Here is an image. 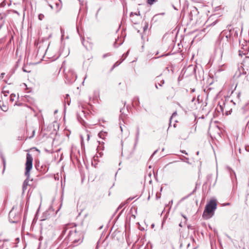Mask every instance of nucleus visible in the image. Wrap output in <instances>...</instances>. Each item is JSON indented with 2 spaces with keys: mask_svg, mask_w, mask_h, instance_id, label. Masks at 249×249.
I'll return each instance as SVG.
<instances>
[{
  "mask_svg": "<svg viewBox=\"0 0 249 249\" xmlns=\"http://www.w3.org/2000/svg\"><path fill=\"white\" fill-rule=\"evenodd\" d=\"M84 238L83 232L80 231H70L65 240L71 242V245L76 246L83 242Z\"/></svg>",
  "mask_w": 249,
  "mask_h": 249,
  "instance_id": "1",
  "label": "nucleus"
},
{
  "mask_svg": "<svg viewBox=\"0 0 249 249\" xmlns=\"http://www.w3.org/2000/svg\"><path fill=\"white\" fill-rule=\"evenodd\" d=\"M33 157L30 153L26 154V161L25 163V175L27 177L26 179L24 180L23 186L22 190L24 192L27 189V186L28 185L29 178L30 177V172L33 167Z\"/></svg>",
  "mask_w": 249,
  "mask_h": 249,
  "instance_id": "2",
  "label": "nucleus"
},
{
  "mask_svg": "<svg viewBox=\"0 0 249 249\" xmlns=\"http://www.w3.org/2000/svg\"><path fill=\"white\" fill-rule=\"evenodd\" d=\"M216 208V203L215 200H211L208 204L206 205L204 210L203 216L208 219L210 218L213 213V211Z\"/></svg>",
  "mask_w": 249,
  "mask_h": 249,
  "instance_id": "3",
  "label": "nucleus"
},
{
  "mask_svg": "<svg viewBox=\"0 0 249 249\" xmlns=\"http://www.w3.org/2000/svg\"><path fill=\"white\" fill-rule=\"evenodd\" d=\"M9 221L12 223H17L20 219V215L19 213L15 211L14 208L9 213Z\"/></svg>",
  "mask_w": 249,
  "mask_h": 249,
  "instance_id": "4",
  "label": "nucleus"
},
{
  "mask_svg": "<svg viewBox=\"0 0 249 249\" xmlns=\"http://www.w3.org/2000/svg\"><path fill=\"white\" fill-rule=\"evenodd\" d=\"M66 78L69 83H72L76 80L77 75L73 71L71 70L66 74Z\"/></svg>",
  "mask_w": 249,
  "mask_h": 249,
  "instance_id": "5",
  "label": "nucleus"
},
{
  "mask_svg": "<svg viewBox=\"0 0 249 249\" xmlns=\"http://www.w3.org/2000/svg\"><path fill=\"white\" fill-rule=\"evenodd\" d=\"M69 226H70V224H66V225H64L63 226L62 231L59 237L60 238V239H62L64 235L65 234L69 228Z\"/></svg>",
  "mask_w": 249,
  "mask_h": 249,
  "instance_id": "6",
  "label": "nucleus"
},
{
  "mask_svg": "<svg viewBox=\"0 0 249 249\" xmlns=\"http://www.w3.org/2000/svg\"><path fill=\"white\" fill-rule=\"evenodd\" d=\"M136 138H135V145L137 144L139 141V136H140V130L139 126H138L136 128Z\"/></svg>",
  "mask_w": 249,
  "mask_h": 249,
  "instance_id": "7",
  "label": "nucleus"
},
{
  "mask_svg": "<svg viewBox=\"0 0 249 249\" xmlns=\"http://www.w3.org/2000/svg\"><path fill=\"white\" fill-rule=\"evenodd\" d=\"M59 0L58 2H55L57 12H58L61 9V7H62V4H61V0Z\"/></svg>",
  "mask_w": 249,
  "mask_h": 249,
  "instance_id": "8",
  "label": "nucleus"
},
{
  "mask_svg": "<svg viewBox=\"0 0 249 249\" xmlns=\"http://www.w3.org/2000/svg\"><path fill=\"white\" fill-rule=\"evenodd\" d=\"M182 216L184 217V218L185 219V221L184 222H181L179 224V226L181 227V228H183V227H186V221H187V217L185 215H183V214L182 215Z\"/></svg>",
  "mask_w": 249,
  "mask_h": 249,
  "instance_id": "9",
  "label": "nucleus"
},
{
  "mask_svg": "<svg viewBox=\"0 0 249 249\" xmlns=\"http://www.w3.org/2000/svg\"><path fill=\"white\" fill-rule=\"evenodd\" d=\"M186 71V70L185 69V68H184L182 70L181 73L178 78V81H181L183 78V76H184V74L185 73Z\"/></svg>",
  "mask_w": 249,
  "mask_h": 249,
  "instance_id": "10",
  "label": "nucleus"
},
{
  "mask_svg": "<svg viewBox=\"0 0 249 249\" xmlns=\"http://www.w3.org/2000/svg\"><path fill=\"white\" fill-rule=\"evenodd\" d=\"M133 103L136 106H139L140 105L139 98L138 96L134 97L133 99Z\"/></svg>",
  "mask_w": 249,
  "mask_h": 249,
  "instance_id": "11",
  "label": "nucleus"
},
{
  "mask_svg": "<svg viewBox=\"0 0 249 249\" xmlns=\"http://www.w3.org/2000/svg\"><path fill=\"white\" fill-rule=\"evenodd\" d=\"M48 213H49L48 211H46L43 213V214L42 216V217H43L42 220H45L48 218L49 215V214H48Z\"/></svg>",
  "mask_w": 249,
  "mask_h": 249,
  "instance_id": "12",
  "label": "nucleus"
},
{
  "mask_svg": "<svg viewBox=\"0 0 249 249\" xmlns=\"http://www.w3.org/2000/svg\"><path fill=\"white\" fill-rule=\"evenodd\" d=\"M157 0H147V3L150 5H153Z\"/></svg>",
  "mask_w": 249,
  "mask_h": 249,
  "instance_id": "13",
  "label": "nucleus"
},
{
  "mask_svg": "<svg viewBox=\"0 0 249 249\" xmlns=\"http://www.w3.org/2000/svg\"><path fill=\"white\" fill-rule=\"evenodd\" d=\"M16 95L14 94H11L10 97V100L11 102H13L15 100Z\"/></svg>",
  "mask_w": 249,
  "mask_h": 249,
  "instance_id": "14",
  "label": "nucleus"
},
{
  "mask_svg": "<svg viewBox=\"0 0 249 249\" xmlns=\"http://www.w3.org/2000/svg\"><path fill=\"white\" fill-rule=\"evenodd\" d=\"M124 59H122L120 61H117L113 65V68L118 66L123 61Z\"/></svg>",
  "mask_w": 249,
  "mask_h": 249,
  "instance_id": "15",
  "label": "nucleus"
},
{
  "mask_svg": "<svg viewBox=\"0 0 249 249\" xmlns=\"http://www.w3.org/2000/svg\"><path fill=\"white\" fill-rule=\"evenodd\" d=\"M44 16L42 14H40L38 15V19L40 20H42L43 18H44Z\"/></svg>",
  "mask_w": 249,
  "mask_h": 249,
  "instance_id": "16",
  "label": "nucleus"
},
{
  "mask_svg": "<svg viewBox=\"0 0 249 249\" xmlns=\"http://www.w3.org/2000/svg\"><path fill=\"white\" fill-rule=\"evenodd\" d=\"M105 134H107V133L104 132H100L99 134H98V136L100 137V138H102V136H104Z\"/></svg>",
  "mask_w": 249,
  "mask_h": 249,
  "instance_id": "17",
  "label": "nucleus"
},
{
  "mask_svg": "<svg viewBox=\"0 0 249 249\" xmlns=\"http://www.w3.org/2000/svg\"><path fill=\"white\" fill-rule=\"evenodd\" d=\"M128 53H129V51H128L125 53L123 55V57H124V58L123 59H125V58L127 57V56L128 55Z\"/></svg>",
  "mask_w": 249,
  "mask_h": 249,
  "instance_id": "18",
  "label": "nucleus"
},
{
  "mask_svg": "<svg viewBox=\"0 0 249 249\" xmlns=\"http://www.w3.org/2000/svg\"><path fill=\"white\" fill-rule=\"evenodd\" d=\"M2 162L3 164V170H4L5 167V164H6V161L4 158H2Z\"/></svg>",
  "mask_w": 249,
  "mask_h": 249,
  "instance_id": "19",
  "label": "nucleus"
},
{
  "mask_svg": "<svg viewBox=\"0 0 249 249\" xmlns=\"http://www.w3.org/2000/svg\"><path fill=\"white\" fill-rule=\"evenodd\" d=\"M180 160H181L182 161H184V162H186V160H187V158H186V157H184V156H182L181 157H180Z\"/></svg>",
  "mask_w": 249,
  "mask_h": 249,
  "instance_id": "20",
  "label": "nucleus"
},
{
  "mask_svg": "<svg viewBox=\"0 0 249 249\" xmlns=\"http://www.w3.org/2000/svg\"><path fill=\"white\" fill-rule=\"evenodd\" d=\"M177 112H174L173 114H172V115L171 116V117H170V121L171 120V119H172V118L173 117H174L176 115H177Z\"/></svg>",
  "mask_w": 249,
  "mask_h": 249,
  "instance_id": "21",
  "label": "nucleus"
},
{
  "mask_svg": "<svg viewBox=\"0 0 249 249\" xmlns=\"http://www.w3.org/2000/svg\"><path fill=\"white\" fill-rule=\"evenodd\" d=\"M125 204L124 203H121L120 206L118 207V209H121L123 207H124V206Z\"/></svg>",
  "mask_w": 249,
  "mask_h": 249,
  "instance_id": "22",
  "label": "nucleus"
},
{
  "mask_svg": "<svg viewBox=\"0 0 249 249\" xmlns=\"http://www.w3.org/2000/svg\"><path fill=\"white\" fill-rule=\"evenodd\" d=\"M22 70H23V71L24 72H30V71H27V70H26V69H25V67H23L22 68Z\"/></svg>",
  "mask_w": 249,
  "mask_h": 249,
  "instance_id": "23",
  "label": "nucleus"
},
{
  "mask_svg": "<svg viewBox=\"0 0 249 249\" xmlns=\"http://www.w3.org/2000/svg\"><path fill=\"white\" fill-rule=\"evenodd\" d=\"M80 137H81V145L82 146H83V141H84V139H83V137H82V136H80Z\"/></svg>",
  "mask_w": 249,
  "mask_h": 249,
  "instance_id": "24",
  "label": "nucleus"
},
{
  "mask_svg": "<svg viewBox=\"0 0 249 249\" xmlns=\"http://www.w3.org/2000/svg\"><path fill=\"white\" fill-rule=\"evenodd\" d=\"M164 83V80H162L160 83H159V85L160 86H162V85Z\"/></svg>",
  "mask_w": 249,
  "mask_h": 249,
  "instance_id": "25",
  "label": "nucleus"
},
{
  "mask_svg": "<svg viewBox=\"0 0 249 249\" xmlns=\"http://www.w3.org/2000/svg\"><path fill=\"white\" fill-rule=\"evenodd\" d=\"M100 10H101V8H99L96 13L95 17H96V18H97L98 13Z\"/></svg>",
  "mask_w": 249,
  "mask_h": 249,
  "instance_id": "26",
  "label": "nucleus"
},
{
  "mask_svg": "<svg viewBox=\"0 0 249 249\" xmlns=\"http://www.w3.org/2000/svg\"><path fill=\"white\" fill-rule=\"evenodd\" d=\"M147 28H148V24H146V25H145L144 26V27H143V30H144V31H145L146 30H147Z\"/></svg>",
  "mask_w": 249,
  "mask_h": 249,
  "instance_id": "27",
  "label": "nucleus"
},
{
  "mask_svg": "<svg viewBox=\"0 0 249 249\" xmlns=\"http://www.w3.org/2000/svg\"><path fill=\"white\" fill-rule=\"evenodd\" d=\"M109 55H110L109 53H106V54H104L103 58H105L106 57H107V56H109Z\"/></svg>",
  "mask_w": 249,
  "mask_h": 249,
  "instance_id": "28",
  "label": "nucleus"
},
{
  "mask_svg": "<svg viewBox=\"0 0 249 249\" xmlns=\"http://www.w3.org/2000/svg\"><path fill=\"white\" fill-rule=\"evenodd\" d=\"M179 231H180V236H182V237H183V238H184V235H183V233H182V231L180 230H179Z\"/></svg>",
  "mask_w": 249,
  "mask_h": 249,
  "instance_id": "29",
  "label": "nucleus"
},
{
  "mask_svg": "<svg viewBox=\"0 0 249 249\" xmlns=\"http://www.w3.org/2000/svg\"><path fill=\"white\" fill-rule=\"evenodd\" d=\"M87 136H88V137H87V140H88V141H89V134H87Z\"/></svg>",
  "mask_w": 249,
  "mask_h": 249,
  "instance_id": "30",
  "label": "nucleus"
},
{
  "mask_svg": "<svg viewBox=\"0 0 249 249\" xmlns=\"http://www.w3.org/2000/svg\"><path fill=\"white\" fill-rule=\"evenodd\" d=\"M49 5L52 9H53V6L51 4H49Z\"/></svg>",
  "mask_w": 249,
  "mask_h": 249,
  "instance_id": "31",
  "label": "nucleus"
},
{
  "mask_svg": "<svg viewBox=\"0 0 249 249\" xmlns=\"http://www.w3.org/2000/svg\"><path fill=\"white\" fill-rule=\"evenodd\" d=\"M34 134H35V130H34V131H33V135H32V136L30 137V138H32V137H33L34 136Z\"/></svg>",
  "mask_w": 249,
  "mask_h": 249,
  "instance_id": "32",
  "label": "nucleus"
},
{
  "mask_svg": "<svg viewBox=\"0 0 249 249\" xmlns=\"http://www.w3.org/2000/svg\"><path fill=\"white\" fill-rule=\"evenodd\" d=\"M195 91V89H191V91L194 92V91Z\"/></svg>",
  "mask_w": 249,
  "mask_h": 249,
  "instance_id": "33",
  "label": "nucleus"
},
{
  "mask_svg": "<svg viewBox=\"0 0 249 249\" xmlns=\"http://www.w3.org/2000/svg\"><path fill=\"white\" fill-rule=\"evenodd\" d=\"M158 151V150H156L154 153L153 154V155H152V156H153L155 154H156L157 153V152Z\"/></svg>",
  "mask_w": 249,
  "mask_h": 249,
  "instance_id": "34",
  "label": "nucleus"
},
{
  "mask_svg": "<svg viewBox=\"0 0 249 249\" xmlns=\"http://www.w3.org/2000/svg\"><path fill=\"white\" fill-rule=\"evenodd\" d=\"M185 198V197L182 198L180 200V202H181L182 201H183Z\"/></svg>",
  "mask_w": 249,
  "mask_h": 249,
  "instance_id": "35",
  "label": "nucleus"
},
{
  "mask_svg": "<svg viewBox=\"0 0 249 249\" xmlns=\"http://www.w3.org/2000/svg\"><path fill=\"white\" fill-rule=\"evenodd\" d=\"M155 87L156 89H158V87L156 84H155Z\"/></svg>",
  "mask_w": 249,
  "mask_h": 249,
  "instance_id": "36",
  "label": "nucleus"
},
{
  "mask_svg": "<svg viewBox=\"0 0 249 249\" xmlns=\"http://www.w3.org/2000/svg\"><path fill=\"white\" fill-rule=\"evenodd\" d=\"M57 111H57V110H55L54 111V114H56V113L57 112Z\"/></svg>",
  "mask_w": 249,
  "mask_h": 249,
  "instance_id": "37",
  "label": "nucleus"
},
{
  "mask_svg": "<svg viewBox=\"0 0 249 249\" xmlns=\"http://www.w3.org/2000/svg\"><path fill=\"white\" fill-rule=\"evenodd\" d=\"M120 128H121V131H123V128H122V127L121 126H120Z\"/></svg>",
  "mask_w": 249,
  "mask_h": 249,
  "instance_id": "38",
  "label": "nucleus"
},
{
  "mask_svg": "<svg viewBox=\"0 0 249 249\" xmlns=\"http://www.w3.org/2000/svg\"><path fill=\"white\" fill-rule=\"evenodd\" d=\"M182 153H185V154H187V153L185 152V151H182Z\"/></svg>",
  "mask_w": 249,
  "mask_h": 249,
  "instance_id": "39",
  "label": "nucleus"
},
{
  "mask_svg": "<svg viewBox=\"0 0 249 249\" xmlns=\"http://www.w3.org/2000/svg\"><path fill=\"white\" fill-rule=\"evenodd\" d=\"M4 73H2L1 74V76H3V75H4Z\"/></svg>",
  "mask_w": 249,
  "mask_h": 249,
  "instance_id": "40",
  "label": "nucleus"
},
{
  "mask_svg": "<svg viewBox=\"0 0 249 249\" xmlns=\"http://www.w3.org/2000/svg\"><path fill=\"white\" fill-rule=\"evenodd\" d=\"M8 240H4V242H6V241H8Z\"/></svg>",
  "mask_w": 249,
  "mask_h": 249,
  "instance_id": "41",
  "label": "nucleus"
},
{
  "mask_svg": "<svg viewBox=\"0 0 249 249\" xmlns=\"http://www.w3.org/2000/svg\"><path fill=\"white\" fill-rule=\"evenodd\" d=\"M68 96H69V94H67V95H66V97H68Z\"/></svg>",
  "mask_w": 249,
  "mask_h": 249,
  "instance_id": "42",
  "label": "nucleus"
},
{
  "mask_svg": "<svg viewBox=\"0 0 249 249\" xmlns=\"http://www.w3.org/2000/svg\"><path fill=\"white\" fill-rule=\"evenodd\" d=\"M174 126L175 127H176V124H174Z\"/></svg>",
  "mask_w": 249,
  "mask_h": 249,
  "instance_id": "43",
  "label": "nucleus"
},
{
  "mask_svg": "<svg viewBox=\"0 0 249 249\" xmlns=\"http://www.w3.org/2000/svg\"><path fill=\"white\" fill-rule=\"evenodd\" d=\"M68 104L69 105H70V103L68 101Z\"/></svg>",
  "mask_w": 249,
  "mask_h": 249,
  "instance_id": "44",
  "label": "nucleus"
},
{
  "mask_svg": "<svg viewBox=\"0 0 249 249\" xmlns=\"http://www.w3.org/2000/svg\"><path fill=\"white\" fill-rule=\"evenodd\" d=\"M36 169H37V170H39L37 167H36Z\"/></svg>",
  "mask_w": 249,
  "mask_h": 249,
  "instance_id": "45",
  "label": "nucleus"
},
{
  "mask_svg": "<svg viewBox=\"0 0 249 249\" xmlns=\"http://www.w3.org/2000/svg\"><path fill=\"white\" fill-rule=\"evenodd\" d=\"M120 112H122V109L120 110Z\"/></svg>",
  "mask_w": 249,
  "mask_h": 249,
  "instance_id": "46",
  "label": "nucleus"
}]
</instances>
